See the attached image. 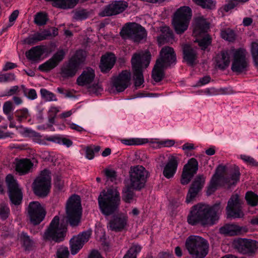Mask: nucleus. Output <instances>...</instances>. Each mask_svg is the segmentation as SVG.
I'll use <instances>...</instances> for the list:
<instances>
[{"instance_id": "6e6552de", "label": "nucleus", "mask_w": 258, "mask_h": 258, "mask_svg": "<svg viewBox=\"0 0 258 258\" xmlns=\"http://www.w3.org/2000/svg\"><path fill=\"white\" fill-rule=\"evenodd\" d=\"M66 231V226L59 225V218L55 216L44 232L43 237L45 240L59 242L63 240Z\"/></svg>"}, {"instance_id": "f257e3e1", "label": "nucleus", "mask_w": 258, "mask_h": 258, "mask_svg": "<svg viewBox=\"0 0 258 258\" xmlns=\"http://www.w3.org/2000/svg\"><path fill=\"white\" fill-rule=\"evenodd\" d=\"M221 209L220 203L212 206L201 203L197 204L191 208L187 221L192 226L213 225L219 219L218 215Z\"/></svg>"}, {"instance_id": "2f4dec72", "label": "nucleus", "mask_w": 258, "mask_h": 258, "mask_svg": "<svg viewBox=\"0 0 258 258\" xmlns=\"http://www.w3.org/2000/svg\"><path fill=\"white\" fill-rule=\"evenodd\" d=\"M161 34L157 37L158 43L160 45L165 42H170L173 39V34L169 27L164 26L161 28Z\"/></svg>"}, {"instance_id": "774afa93", "label": "nucleus", "mask_w": 258, "mask_h": 258, "mask_svg": "<svg viewBox=\"0 0 258 258\" xmlns=\"http://www.w3.org/2000/svg\"><path fill=\"white\" fill-rule=\"evenodd\" d=\"M86 157L89 159H92L94 158V153L93 148L88 147L86 150Z\"/></svg>"}, {"instance_id": "c9c22d12", "label": "nucleus", "mask_w": 258, "mask_h": 258, "mask_svg": "<svg viewBox=\"0 0 258 258\" xmlns=\"http://www.w3.org/2000/svg\"><path fill=\"white\" fill-rule=\"evenodd\" d=\"M133 187L125 183V186L122 190V200L127 203L132 202L134 197V192Z\"/></svg>"}, {"instance_id": "473e14b6", "label": "nucleus", "mask_w": 258, "mask_h": 258, "mask_svg": "<svg viewBox=\"0 0 258 258\" xmlns=\"http://www.w3.org/2000/svg\"><path fill=\"white\" fill-rule=\"evenodd\" d=\"M166 68L160 63L159 61H156L152 70V77L153 79L156 82H160L164 77V70Z\"/></svg>"}, {"instance_id": "5fc2aeb1", "label": "nucleus", "mask_w": 258, "mask_h": 258, "mask_svg": "<svg viewBox=\"0 0 258 258\" xmlns=\"http://www.w3.org/2000/svg\"><path fill=\"white\" fill-rule=\"evenodd\" d=\"M122 143L126 145H141L144 143L142 140L138 139H124L122 140Z\"/></svg>"}, {"instance_id": "9b49d317", "label": "nucleus", "mask_w": 258, "mask_h": 258, "mask_svg": "<svg viewBox=\"0 0 258 258\" xmlns=\"http://www.w3.org/2000/svg\"><path fill=\"white\" fill-rule=\"evenodd\" d=\"M120 34L123 39H131L135 42H140L147 36L145 29L136 23H126L122 28Z\"/></svg>"}, {"instance_id": "bb28decb", "label": "nucleus", "mask_w": 258, "mask_h": 258, "mask_svg": "<svg viewBox=\"0 0 258 258\" xmlns=\"http://www.w3.org/2000/svg\"><path fill=\"white\" fill-rule=\"evenodd\" d=\"M178 161L177 157L171 156L168 161L164 166L163 171V175L167 178H172L176 172Z\"/></svg>"}, {"instance_id": "9d476101", "label": "nucleus", "mask_w": 258, "mask_h": 258, "mask_svg": "<svg viewBox=\"0 0 258 258\" xmlns=\"http://www.w3.org/2000/svg\"><path fill=\"white\" fill-rule=\"evenodd\" d=\"M51 186V177L49 172L47 169L41 171L40 174L34 181L32 188L35 195L44 198L46 197L50 191Z\"/></svg>"}, {"instance_id": "0e129e2a", "label": "nucleus", "mask_w": 258, "mask_h": 258, "mask_svg": "<svg viewBox=\"0 0 258 258\" xmlns=\"http://www.w3.org/2000/svg\"><path fill=\"white\" fill-rule=\"evenodd\" d=\"M235 2H236L234 1V0L229 1L226 5H225L224 8L225 10L228 12V11L234 8L237 5Z\"/></svg>"}, {"instance_id": "393cba45", "label": "nucleus", "mask_w": 258, "mask_h": 258, "mask_svg": "<svg viewBox=\"0 0 258 258\" xmlns=\"http://www.w3.org/2000/svg\"><path fill=\"white\" fill-rule=\"evenodd\" d=\"M183 58L190 66H194L198 58L196 49L191 45L185 44L182 46Z\"/></svg>"}, {"instance_id": "f704fd0d", "label": "nucleus", "mask_w": 258, "mask_h": 258, "mask_svg": "<svg viewBox=\"0 0 258 258\" xmlns=\"http://www.w3.org/2000/svg\"><path fill=\"white\" fill-rule=\"evenodd\" d=\"M43 53V50L40 46H36L31 48L26 52V57L31 60L39 59Z\"/></svg>"}, {"instance_id": "a19ab883", "label": "nucleus", "mask_w": 258, "mask_h": 258, "mask_svg": "<svg viewBox=\"0 0 258 258\" xmlns=\"http://www.w3.org/2000/svg\"><path fill=\"white\" fill-rule=\"evenodd\" d=\"M48 20L47 15L43 13H37L34 18V23L38 26H43L46 24Z\"/></svg>"}, {"instance_id": "de8ad7c7", "label": "nucleus", "mask_w": 258, "mask_h": 258, "mask_svg": "<svg viewBox=\"0 0 258 258\" xmlns=\"http://www.w3.org/2000/svg\"><path fill=\"white\" fill-rule=\"evenodd\" d=\"M20 240L23 242V244L26 249H29L33 245L32 240L30 238L29 236L24 232L21 233Z\"/></svg>"}, {"instance_id": "7c9ffc66", "label": "nucleus", "mask_w": 258, "mask_h": 258, "mask_svg": "<svg viewBox=\"0 0 258 258\" xmlns=\"http://www.w3.org/2000/svg\"><path fill=\"white\" fill-rule=\"evenodd\" d=\"M33 166L30 159H23L20 160L16 164V170L20 175L28 173Z\"/></svg>"}, {"instance_id": "cd10ccee", "label": "nucleus", "mask_w": 258, "mask_h": 258, "mask_svg": "<svg viewBox=\"0 0 258 258\" xmlns=\"http://www.w3.org/2000/svg\"><path fill=\"white\" fill-rule=\"evenodd\" d=\"M221 234L226 236H235L245 232V228L240 227L236 224H227L221 227L219 229Z\"/></svg>"}, {"instance_id": "b1692460", "label": "nucleus", "mask_w": 258, "mask_h": 258, "mask_svg": "<svg viewBox=\"0 0 258 258\" xmlns=\"http://www.w3.org/2000/svg\"><path fill=\"white\" fill-rule=\"evenodd\" d=\"M127 221V217L123 215H114L112 219L109 221L107 227L112 231H120L126 225Z\"/></svg>"}, {"instance_id": "2eb2a0df", "label": "nucleus", "mask_w": 258, "mask_h": 258, "mask_svg": "<svg viewBox=\"0 0 258 258\" xmlns=\"http://www.w3.org/2000/svg\"><path fill=\"white\" fill-rule=\"evenodd\" d=\"M27 211L31 222L34 225H38L42 222L46 215L45 209L40 203L37 201L30 202Z\"/></svg>"}, {"instance_id": "1a4fd4ad", "label": "nucleus", "mask_w": 258, "mask_h": 258, "mask_svg": "<svg viewBox=\"0 0 258 258\" xmlns=\"http://www.w3.org/2000/svg\"><path fill=\"white\" fill-rule=\"evenodd\" d=\"M130 179L125 181L135 190H141L144 187L147 181L148 172L146 169L141 165L131 167L129 172Z\"/></svg>"}, {"instance_id": "f3484780", "label": "nucleus", "mask_w": 258, "mask_h": 258, "mask_svg": "<svg viewBox=\"0 0 258 258\" xmlns=\"http://www.w3.org/2000/svg\"><path fill=\"white\" fill-rule=\"evenodd\" d=\"M234 248L241 253L252 254L258 249V242L254 240L239 238L233 242Z\"/></svg>"}, {"instance_id": "680f3d73", "label": "nucleus", "mask_w": 258, "mask_h": 258, "mask_svg": "<svg viewBox=\"0 0 258 258\" xmlns=\"http://www.w3.org/2000/svg\"><path fill=\"white\" fill-rule=\"evenodd\" d=\"M21 114L17 115L18 120L21 121L24 118L26 119L29 116L28 110L26 108H24L20 111Z\"/></svg>"}, {"instance_id": "4be33fe9", "label": "nucleus", "mask_w": 258, "mask_h": 258, "mask_svg": "<svg viewBox=\"0 0 258 258\" xmlns=\"http://www.w3.org/2000/svg\"><path fill=\"white\" fill-rule=\"evenodd\" d=\"M91 235V231H83L76 236H74L70 241L71 252L73 255L77 254L87 242Z\"/></svg>"}, {"instance_id": "49530a36", "label": "nucleus", "mask_w": 258, "mask_h": 258, "mask_svg": "<svg viewBox=\"0 0 258 258\" xmlns=\"http://www.w3.org/2000/svg\"><path fill=\"white\" fill-rule=\"evenodd\" d=\"M69 254L70 252L67 247L60 246L56 250V258H68Z\"/></svg>"}, {"instance_id": "5701e85b", "label": "nucleus", "mask_w": 258, "mask_h": 258, "mask_svg": "<svg viewBox=\"0 0 258 258\" xmlns=\"http://www.w3.org/2000/svg\"><path fill=\"white\" fill-rule=\"evenodd\" d=\"M131 74L127 70L122 71L117 77L112 80L113 87L118 92L123 91L130 85Z\"/></svg>"}, {"instance_id": "aec40b11", "label": "nucleus", "mask_w": 258, "mask_h": 258, "mask_svg": "<svg viewBox=\"0 0 258 258\" xmlns=\"http://www.w3.org/2000/svg\"><path fill=\"white\" fill-rule=\"evenodd\" d=\"M206 177L203 174L198 175L194 179L188 189L185 202L188 204L192 202L198 193L202 189L205 183Z\"/></svg>"}, {"instance_id": "338daca9", "label": "nucleus", "mask_w": 258, "mask_h": 258, "mask_svg": "<svg viewBox=\"0 0 258 258\" xmlns=\"http://www.w3.org/2000/svg\"><path fill=\"white\" fill-rule=\"evenodd\" d=\"M17 67V64L16 63L11 62H7L5 66L4 67L3 69V71H7L9 70H12L13 69H14Z\"/></svg>"}, {"instance_id": "a18cd8bd", "label": "nucleus", "mask_w": 258, "mask_h": 258, "mask_svg": "<svg viewBox=\"0 0 258 258\" xmlns=\"http://www.w3.org/2000/svg\"><path fill=\"white\" fill-rule=\"evenodd\" d=\"M250 52L254 64L258 67V42L255 41L252 42Z\"/></svg>"}, {"instance_id": "09e8293b", "label": "nucleus", "mask_w": 258, "mask_h": 258, "mask_svg": "<svg viewBox=\"0 0 258 258\" xmlns=\"http://www.w3.org/2000/svg\"><path fill=\"white\" fill-rule=\"evenodd\" d=\"M199 45L202 50H205L211 43V38L210 36L207 35L202 39L199 40Z\"/></svg>"}, {"instance_id": "c03bdc74", "label": "nucleus", "mask_w": 258, "mask_h": 258, "mask_svg": "<svg viewBox=\"0 0 258 258\" xmlns=\"http://www.w3.org/2000/svg\"><path fill=\"white\" fill-rule=\"evenodd\" d=\"M40 94L42 97L46 101H55L57 100L55 95L45 89H41L40 90Z\"/></svg>"}, {"instance_id": "4d7b16f0", "label": "nucleus", "mask_w": 258, "mask_h": 258, "mask_svg": "<svg viewBox=\"0 0 258 258\" xmlns=\"http://www.w3.org/2000/svg\"><path fill=\"white\" fill-rule=\"evenodd\" d=\"M13 110V107L12 102L8 101L5 102L3 105V111L5 114L9 115Z\"/></svg>"}, {"instance_id": "7ed1b4c3", "label": "nucleus", "mask_w": 258, "mask_h": 258, "mask_svg": "<svg viewBox=\"0 0 258 258\" xmlns=\"http://www.w3.org/2000/svg\"><path fill=\"white\" fill-rule=\"evenodd\" d=\"M98 201L101 212L106 216H109L118 208L120 201L119 192L116 188H109L100 193Z\"/></svg>"}, {"instance_id": "6ab92c4d", "label": "nucleus", "mask_w": 258, "mask_h": 258, "mask_svg": "<svg viewBox=\"0 0 258 258\" xmlns=\"http://www.w3.org/2000/svg\"><path fill=\"white\" fill-rule=\"evenodd\" d=\"M198 170V162L197 160L194 158L190 159L183 168L180 179L181 183L183 185L187 184L194 175L197 173Z\"/></svg>"}, {"instance_id": "e2e57ef3", "label": "nucleus", "mask_w": 258, "mask_h": 258, "mask_svg": "<svg viewBox=\"0 0 258 258\" xmlns=\"http://www.w3.org/2000/svg\"><path fill=\"white\" fill-rule=\"evenodd\" d=\"M241 159L244 161L249 163L253 166H257L258 163L252 157L246 155H242Z\"/></svg>"}, {"instance_id": "6e6d98bb", "label": "nucleus", "mask_w": 258, "mask_h": 258, "mask_svg": "<svg viewBox=\"0 0 258 258\" xmlns=\"http://www.w3.org/2000/svg\"><path fill=\"white\" fill-rule=\"evenodd\" d=\"M89 13L85 10L77 12L75 14V18L77 20H82L88 18Z\"/></svg>"}, {"instance_id": "4468645a", "label": "nucleus", "mask_w": 258, "mask_h": 258, "mask_svg": "<svg viewBox=\"0 0 258 258\" xmlns=\"http://www.w3.org/2000/svg\"><path fill=\"white\" fill-rule=\"evenodd\" d=\"M227 218L239 219L243 217L244 214L242 211L241 202L238 195H233L227 203L226 208Z\"/></svg>"}, {"instance_id": "8fccbe9b", "label": "nucleus", "mask_w": 258, "mask_h": 258, "mask_svg": "<svg viewBox=\"0 0 258 258\" xmlns=\"http://www.w3.org/2000/svg\"><path fill=\"white\" fill-rule=\"evenodd\" d=\"M104 172L108 179L111 181H114L116 180L117 173L114 170L106 168L104 170Z\"/></svg>"}, {"instance_id": "f8f14e48", "label": "nucleus", "mask_w": 258, "mask_h": 258, "mask_svg": "<svg viewBox=\"0 0 258 258\" xmlns=\"http://www.w3.org/2000/svg\"><path fill=\"white\" fill-rule=\"evenodd\" d=\"M246 54L247 52L243 48H240L233 50L231 65V70L233 72L240 73L247 71L249 62Z\"/></svg>"}, {"instance_id": "412c9836", "label": "nucleus", "mask_w": 258, "mask_h": 258, "mask_svg": "<svg viewBox=\"0 0 258 258\" xmlns=\"http://www.w3.org/2000/svg\"><path fill=\"white\" fill-rule=\"evenodd\" d=\"M160 57L156 61H159L163 66L168 68L175 64L176 55L174 49L170 46H164L160 50Z\"/></svg>"}, {"instance_id": "c756f323", "label": "nucleus", "mask_w": 258, "mask_h": 258, "mask_svg": "<svg viewBox=\"0 0 258 258\" xmlns=\"http://www.w3.org/2000/svg\"><path fill=\"white\" fill-rule=\"evenodd\" d=\"M216 67L220 70H225L230 63V54L227 51H222L215 58Z\"/></svg>"}, {"instance_id": "a211bd4d", "label": "nucleus", "mask_w": 258, "mask_h": 258, "mask_svg": "<svg viewBox=\"0 0 258 258\" xmlns=\"http://www.w3.org/2000/svg\"><path fill=\"white\" fill-rule=\"evenodd\" d=\"M68 51L67 49L59 48L49 59L40 64L38 69L47 72L55 68L64 59Z\"/></svg>"}, {"instance_id": "bf43d9fd", "label": "nucleus", "mask_w": 258, "mask_h": 258, "mask_svg": "<svg viewBox=\"0 0 258 258\" xmlns=\"http://www.w3.org/2000/svg\"><path fill=\"white\" fill-rule=\"evenodd\" d=\"M24 95L28 99L31 100L35 99L37 97L36 92L34 89H28L26 91V94Z\"/></svg>"}, {"instance_id": "20e7f679", "label": "nucleus", "mask_w": 258, "mask_h": 258, "mask_svg": "<svg viewBox=\"0 0 258 258\" xmlns=\"http://www.w3.org/2000/svg\"><path fill=\"white\" fill-rule=\"evenodd\" d=\"M185 246L192 258H205L209 250L208 240L198 235L188 236L185 240Z\"/></svg>"}, {"instance_id": "ea45409f", "label": "nucleus", "mask_w": 258, "mask_h": 258, "mask_svg": "<svg viewBox=\"0 0 258 258\" xmlns=\"http://www.w3.org/2000/svg\"><path fill=\"white\" fill-rule=\"evenodd\" d=\"M197 5L204 9H213L215 7V3L213 0H192Z\"/></svg>"}, {"instance_id": "c85d7f7f", "label": "nucleus", "mask_w": 258, "mask_h": 258, "mask_svg": "<svg viewBox=\"0 0 258 258\" xmlns=\"http://www.w3.org/2000/svg\"><path fill=\"white\" fill-rule=\"evenodd\" d=\"M95 78V73L93 69L87 68L84 70L77 80L79 86H85L91 83Z\"/></svg>"}, {"instance_id": "69168bd1", "label": "nucleus", "mask_w": 258, "mask_h": 258, "mask_svg": "<svg viewBox=\"0 0 258 258\" xmlns=\"http://www.w3.org/2000/svg\"><path fill=\"white\" fill-rule=\"evenodd\" d=\"M210 80H211L210 77L209 76H206L203 78H201L199 80V81L198 82V84L200 86L204 85L207 84V83L210 82Z\"/></svg>"}, {"instance_id": "39448f33", "label": "nucleus", "mask_w": 258, "mask_h": 258, "mask_svg": "<svg viewBox=\"0 0 258 258\" xmlns=\"http://www.w3.org/2000/svg\"><path fill=\"white\" fill-rule=\"evenodd\" d=\"M85 52L82 50H77L75 53L65 61L60 68V75L63 79L75 76L85 60Z\"/></svg>"}, {"instance_id": "72a5a7b5", "label": "nucleus", "mask_w": 258, "mask_h": 258, "mask_svg": "<svg viewBox=\"0 0 258 258\" xmlns=\"http://www.w3.org/2000/svg\"><path fill=\"white\" fill-rule=\"evenodd\" d=\"M209 24L203 18H197L195 19V24L194 32L197 34H201L207 31L209 29Z\"/></svg>"}, {"instance_id": "dca6fc26", "label": "nucleus", "mask_w": 258, "mask_h": 258, "mask_svg": "<svg viewBox=\"0 0 258 258\" xmlns=\"http://www.w3.org/2000/svg\"><path fill=\"white\" fill-rule=\"evenodd\" d=\"M128 7V3L123 1H114L105 6L99 12L100 17L115 16L124 12Z\"/></svg>"}, {"instance_id": "0eeeda50", "label": "nucleus", "mask_w": 258, "mask_h": 258, "mask_svg": "<svg viewBox=\"0 0 258 258\" xmlns=\"http://www.w3.org/2000/svg\"><path fill=\"white\" fill-rule=\"evenodd\" d=\"M192 16V11L187 6L181 7L174 13L172 24L177 34L183 33L187 29Z\"/></svg>"}, {"instance_id": "79ce46f5", "label": "nucleus", "mask_w": 258, "mask_h": 258, "mask_svg": "<svg viewBox=\"0 0 258 258\" xmlns=\"http://www.w3.org/2000/svg\"><path fill=\"white\" fill-rule=\"evenodd\" d=\"M221 37L228 41H233L235 39V34L234 31L230 29H226L221 31Z\"/></svg>"}, {"instance_id": "f03ea898", "label": "nucleus", "mask_w": 258, "mask_h": 258, "mask_svg": "<svg viewBox=\"0 0 258 258\" xmlns=\"http://www.w3.org/2000/svg\"><path fill=\"white\" fill-rule=\"evenodd\" d=\"M151 59L149 51H141L133 54L131 61L136 87H140L144 82L143 72L148 67Z\"/></svg>"}, {"instance_id": "052dcab7", "label": "nucleus", "mask_w": 258, "mask_h": 258, "mask_svg": "<svg viewBox=\"0 0 258 258\" xmlns=\"http://www.w3.org/2000/svg\"><path fill=\"white\" fill-rule=\"evenodd\" d=\"M54 185L59 190L62 189L64 185V182L59 176H56L54 178Z\"/></svg>"}, {"instance_id": "3c124183", "label": "nucleus", "mask_w": 258, "mask_h": 258, "mask_svg": "<svg viewBox=\"0 0 258 258\" xmlns=\"http://www.w3.org/2000/svg\"><path fill=\"white\" fill-rule=\"evenodd\" d=\"M15 80V76L13 73H6L0 75V82H11Z\"/></svg>"}, {"instance_id": "a878e982", "label": "nucleus", "mask_w": 258, "mask_h": 258, "mask_svg": "<svg viewBox=\"0 0 258 258\" xmlns=\"http://www.w3.org/2000/svg\"><path fill=\"white\" fill-rule=\"evenodd\" d=\"M116 61L114 54L107 53L101 56L99 68L102 72L106 73L114 66Z\"/></svg>"}, {"instance_id": "603ef678", "label": "nucleus", "mask_w": 258, "mask_h": 258, "mask_svg": "<svg viewBox=\"0 0 258 258\" xmlns=\"http://www.w3.org/2000/svg\"><path fill=\"white\" fill-rule=\"evenodd\" d=\"M89 92L90 94L98 95L103 90L101 86L99 84H94L92 86L89 87Z\"/></svg>"}, {"instance_id": "864d4df0", "label": "nucleus", "mask_w": 258, "mask_h": 258, "mask_svg": "<svg viewBox=\"0 0 258 258\" xmlns=\"http://www.w3.org/2000/svg\"><path fill=\"white\" fill-rule=\"evenodd\" d=\"M10 213L9 208L6 206H2L0 207V219L5 220L9 216Z\"/></svg>"}, {"instance_id": "13d9d810", "label": "nucleus", "mask_w": 258, "mask_h": 258, "mask_svg": "<svg viewBox=\"0 0 258 258\" xmlns=\"http://www.w3.org/2000/svg\"><path fill=\"white\" fill-rule=\"evenodd\" d=\"M19 92V88L18 86H12L5 94L1 96V97L10 96L18 93Z\"/></svg>"}, {"instance_id": "ddd939ff", "label": "nucleus", "mask_w": 258, "mask_h": 258, "mask_svg": "<svg viewBox=\"0 0 258 258\" xmlns=\"http://www.w3.org/2000/svg\"><path fill=\"white\" fill-rule=\"evenodd\" d=\"M6 182L11 201L15 205H19L22 202L23 194L17 181L12 175L9 174L6 176Z\"/></svg>"}, {"instance_id": "37998d69", "label": "nucleus", "mask_w": 258, "mask_h": 258, "mask_svg": "<svg viewBox=\"0 0 258 258\" xmlns=\"http://www.w3.org/2000/svg\"><path fill=\"white\" fill-rule=\"evenodd\" d=\"M245 199L248 204L251 206H255L258 203V196L251 191L246 194Z\"/></svg>"}, {"instance_id": "423d86ee", "label": "nucleus", "mask_w": 258, "mask_h": 258, "mask_svg": "<svg viewBox=\"0 0 258 258\" xmlns=\"http://www.w3.org/2000/svg\"><path fill=\"white\" fill-rule=\"evenodd\" d=\"M67 221L72 226L78 225L82 216L81 199L79 196L74 195L67 201L66 205Z\"/></svg>"}, {"instance_id": "e433bc0d", "label": "nucleus", "mask_w": 258, "mask_h": 258, "mask_svg": "<svg viewBox=\"0 0 258 258\" xmlns=\"http://www.w3.org/2000/svg\"><path fill=\"white\" fill-rule=\"evenodd\" d=\"M240 175L239 168L235 166L230 174V177L224 178V182L229 185H234L239 181Z\"/></svg>"}, {"instance_id": "4c0bfd02", "label": "nucleus", "mask_w": 258, "mask_h": 258, "mask_svg": "<svg viewBox=\"0 0 258 258\" xmlns=\"http://www.w3.org/2000/svg\"><path fill=\"white\" fill-rule=\"evenodd\" d=\"M219 180V176L215 174L211 179L210 184L208 187L207 194L210 195L213 194L217 189Z\"/></svg>"}, {"instance_id": "58836bf2", "label": "nucleus", "mask_w": 258, "mask_h": 258, "mask_svg": "<svg viewBox=\"0 0 258 258\" xmlns=\"http://www.w3.org/2000/svg\"><path fill=\"white\" fill-rule=\"evenodd\" d=\"M141 250V247L140 245L134 244L127 250L123 258H137V255Z\"/></svg>"}]
</instances>
